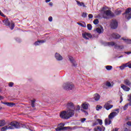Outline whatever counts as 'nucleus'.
I'll return each mask as SVG.
<instances>
[{"mask_svg": "<svg viewBox=\"0 0 131 131\" xmlns=\"http://www.w3.org/2000/svg\"><path fill=\"white\" fill-rule=\"evenodd\" d=\"M89 19H92L93 17H94V16L93 15V14H90L88 16Z\"/></svg>", "mask_w": 131, "mask_h": 131, "instance_id": "a18cd8bd", "label": "nucleus"}, {"mask_svg": "<svg viewBox=\"0 0 131 131\" xmlns=\"http://www.w3.org/2000/svg\"><path fill=\"white\" fill-rule=\"evenodd\" d=\"M3 23H4L6 26H10L11 30H13V29H14V27H15V23H14L12 21L10 23V21H9V18H6V19L3 20Z\"/></svg>", "mask_w": 131, "mask_h": 131, "instance_id": "39448f33", "label": "nucleus"}, {"mask_svg": "<svg viewBox=\"0 0 131 131\" xmlns=\"http://www.w3.org/2000/svg\"><path fill=\"white\" fill-rule=\"evenodd\" d=\"M111 103H112V101L111 100L108 101L106 103H105L104 107V108H105L106 110H110V109L113 108V105L110 104H111Z\"/></svg>", "mask_w": 131, "mask_h": 131, "instance_id": "9d476101", "label": "nucleus"}, {"mask_svg": "<svg viewBox=\"0 0 131 131\" xmlns=\"http://www.w3.org/2000/svg\"><path fill=\"white\" fill-rule=\"evenodd\" d=\"M44 42H46L45 40H38L34 43V45L35 46H39V45H41V43H43Z\"/></svg>", "mask_w": 131, "mask_h": 131, "instance_id": "412c9836", "label": "nucleus"}, {"mask_svg": "<svg viewBox=\"0 0 131 131\" xmlns=\"http://www.w3.org/2000/svg\"><path fill=\"white\" fill-rule=\"evenodd\" d=\"M20 124L16 121H12L7 126H5L1 128L2 131L7 130V129H13V128H19Z\"/></svg>", "mask_w": 131, "mask_h": 131, "instance_id": "f257e3e1", "label": "nucleus"}, {"mask_svg": "<svg viewBox=\"0 0 131 131\" xmlns=\"http://www.w3.org/2000/svg\"><path fill=\"white\" fill-rule=\"evenodd\" d=\"M124 53H125V54H126L127 55H129V54H131L130 51H129V52H125Z\"/></svg>", "mask_w": 131, "mask_h": 131, "instance_id": "3c124183", "label": "nucleus"}, {"mask_svg": "<svg viewBox=\"0 0 131 131\" xmlns=\"http://www.w3.org/2000/svg\"><path fill=\"white\" fill-rule=\"evenodd\" d=\"M62 88L63 89H64V90H66V91H69L70 90H73V89H74V85L72 83H64L62 85Z\"/></svg>", "mask_w": 131, "mask_h": 131, "instance_id": "423d86ee", "label": "nucleus"}, {"mask_svg": "<svg viewBox=\"0 0 131 131\" xmlns=\"http://www.w3.org/2000/svg\"><path fill=\"white\" fill-rule=\"evenodd\" d=\"M110 26L112 29H116L118 26V24L116 20H113L111 21Z\"/></svg>", "mask_w": 131, "mask_h": 131, "instance_id": "1a4fd4ad", "label": "nucleus"}, {"mask_svg": "<svg viewBox=\"0 0 131 131\" xmlns=\"http://www.w3.org/2000/svg\"><path fill=\"white\" fill-rule=\"evenodd\" d=\"M75 110H76L77 111H79V110H80V106L79 105H77L75 107Z\"/></svg>", "mask_w": 131, "mask_h": 131, "instance_id": "e433bc0d", "label": "nucleus"}, {"mask_svg": "<svg viewBox=\"0 0 131 131\" xmlns=\"http://www.w3.org/2000/svg\"><path fill=\"white\" fill-rule=\"evenodd\" d=\"M104 123L105 125H109L111 124V119H110L109 118L105 119L104 120Z\"/></svg>", "mask_w": 131, "mask_h": 131, "instance_id": "4be33fe9", "label": "nucleus"}, {"mask_svg": "<svg viewBox=\"0 0 131 131\" xmlns=\"http://www.w3.org/2000/svg\"><path fill=\"white\" fill-rule=\"evenodd\" d=\"M121 39H123V40H124L125 42H126V43H131V39H129L124 37L122 38Z\"/></svg>", "mask_w": 131, "mask_h": 131, "instance_id": "a878e982", "label": "nucleus"}, {"mask_svg": "<svg viewBox=\"0 0 131 131\" xmlns=\"http://www.w3.org/2000/svg\"><path fill=\"white\" fill-rule=\"evenodd\" d=\"M127 125H130V126H131V122H127Z\"/></svg>", "mask_w": 131, "mask_h": 131, "instance_id": "5fc2aeb1", "label": "nucleus"}, {"mask_svg": "<svg viewBox=\"0 0 131 131\" xmlns=\"http://www.w3.org/2000/svg\"><path fill=\"white\" fill-rule=\"evenodd\" d=\"M112 37H113V38H115L116 39L120 38V37H121V36L119 35V34H118L116 33H113L112 34Z\"/></svg>", "mask_w": 131, "mask_h": 131, "instance_id": "393cba45", "label": "nucleus"}, {"mask_svg": "<svg viewBox=\"0 0 131 131\" xmlns=\"http://www.w3.org/2000/svg\"><path fill=\"white\" fill-rule=\"evenodd\" d=\"M94 130L98 131V127H97L96 128H94Z\"/></svg>", "mask_w": 131, "mask_h": 131, "instance_id": "6e6d98bb", "label": "nucleus"}, {"mask_svg": "<svg viewBox=\"0 0 131 131\" xmlns=\"http://www.w3.org/2000/svg\"><path fill=\"white\" fill-rule=\"evenodd\" d=\"M102 129L103 131H105V127H103V126H102Z\"/></svg>", "mask_w": 131, "mask_h": 131, "instance_id": "13d9d810", "label": "nucleus"}, {"mask_svg": "<svg viewBox=\"0 0 131 131\" xmlns=\"http://www.w3.org/2000/svg\"><path fill=\"white\" fill-rule=\"evenodd\" d=\"M89 107H90V104L86 102L82 103L81 105V108H82L84 110H88Z\"/></svg>", "mask_w": 131, "mask_h": 131, "instance_id": "ddd939ff", "label": "nucleus"}, {"mask_svg": "<svg viewBox=\"0 0 131 131\" xmlns=\"http://www.w3.org/2000/svg\"><path fill=\"white\" fill-rule=\"evenodd\" d=\"M77 24H78V25H80V26H81L82 27H85V25H83L82 23H77Z\"/></svg>", "mask_w": 131, "mask_h": 131, "instance_id": "a19ab883", "label": "nucleus"}, {"mask_svg": "<svg viewBox=\"0 0 131 131\" xmlns=\"http://www.w3.org/2000/svg\"><path fill=\"white\" fill-rule=\"evenodd\" d=\"M102 108H103V107H102V106H101V105H97L96 106V110L97 111H99L101 110V109H102Z\"/></svg>", "mask_w": 131, "mask_h": 131, "instance_id": "72a5a7b5", "label": "nucleus"}, {"mask_svg": "<svg viewBox=\"0 0 131 131\" xmlns=\"http://www.w3.org/2000/svg\"><path fill=\"white\" fill-rule=\"evenodd\" d=\"M116 115H117V113L113 112L108 115V118L110 119H113Z\"/></svg>", "mask_w": 131, "mask_h": 131, "instance_id": "a211bd4d", "label": "nucleus"}, {"mask_svg": "<svg viewBox=\"0 0 131 131\" xmlns=\"http://www.w3.org/2000/svg\"><path fill=\"white\" fill-rule=\"evenodd\" d=\"M121 88L125 92H129V91L130 90V88L127 87V86H126L123 84H121Z\"/></svg>", "mask_w": 131, "mask_h": 131, "instance_id": "f3484780", "label": "nucleus"}, {"mask_svg": "<svg viewBox=\"0 0 131 131\" xmlns=\"http://www.w3.org/2000/svg\"><path fill=\"white\" fill-rule=\"evenodd\" d=\"M100 97V95L98 93H96L94 95V99L95 101H99Z\"/></svg>", "mask_w": 131, "mask_h": 131, "instance_id": "5701e85b", "label": "nucleus"}, {"mask_svg": "<svg viewBox=\"0 0 131 131\" xmlns=\"http://www.w3.org/2000/svg\"><path fill=\"white\" fill-rule=\"evenodd\" d=\"M76 2L77 3V5L79 7H83V8H86V6H85V5H84V3H83V2H80L78 1H76Z\"/></svg>", "mask_w": 131, "mask_h": 131, "instance_id": "aec40b11", "label": "nucleus"}, {"mask_svg": "<svg viewBox=\"0 0 131 131\" xmlns=\"http://www.w3.org/2000/svg\"><path fill=\"white\" fill-rule=\"evenodd\" d=\"M105 67L106 70H108V71L112 70L113 67L111 66H106Z\"/></svg>", "mask_w": 131, "mask_h": 131, "instance_id": "7c9ffc66", "label": "nucleus"}, {"mask_svg": "<svg viewBox=\"0 0 131 131\" xmlns=\"http://www.w3.org/2000/svg\"><path fill=\"white\" fill-rule=\"evenodd\" d=\"M96 121L99 123V124H100V125H102V124H103V121L100 119H96Z\"/></svg>", "mask_w": 131, "mask_h": 131, "instance_id": "c756f323", "label": "nucleus"}, {"mask_svg": "<svg viewBox=\"0 0 131 131\" xmlns=\"http://www.w3.org/2000/svg\"><path fill=\"white\" fill-rule=\"evenodd\" d=\"M48 20L50 22H52V21H53V17L52 16L49 17Z\"/></svg>", "mask_w": 131, "mask_h": 131, "instance_id": "49530a36", "label": "nucleus"}, {"mask_svg": "<svg viewBox=\"0 0 131 131\" xmlns=\"http://www.w3.org/2000/svg\"><path fill=\"white\" fill-rule=\"evenodd\" d=\"M3 104L4 105H7V106H8V107H14V106H15V103L13 102H3Z\"/></svg>", "mask_w": 131, "mask_h": 131, "instance_id": "6ab92c4d", "label": "nucleus"}, {"mask_svg": "<svg viewBox=\"0 0 131 131\" xmlns=\"http://www.w3.org/2000/svg\"><path fill=\"white\" fill-rule=\"evenodd\" d=\"M88 16V14L85 12H83L82 14V17L83 18H85L86 17V16Z\"/></svg>", "mask_w": 131, "mask_h": 131, "instance_id": "f704fd0d", "label": "nucleus"}, {"mask_svg": "<svg viewBox=\"0 0 131 131\" xmlns=\"http://www.w3.org/2000/svg\"><path fill=\"white\" fill-rule=\"evenodd\" d=\"M55 58L57 61H62L63 60V57L58 53H55Z\"/></svg>", "mask_w": 131, "mask_h": 131, "instance_id": "2eb2a0df", "label": "nucleus"}, {"mask_svg": "<svg viewBox=\"0 0 131 131\" xmlns=\"http://www.w3.org/2000/svg\"><path fill=\"white\" fill-rule=\"evenodd\" d=\"M129 106H131V103H129Z\"/></svg>", "mask_w": 131, "mask_h": 131, "instance_id": "338daca9", "label": "nucleus"}, {"mask_svg": "<svg viewBox=\"0 0 131 131\" xmlns=\"http://www.w3.org/2000/svg\"><path fill=\"white\" fill-rule=\"evenodd\" d=\"M74 115V112L71 110L66 111H62L60 114V117L62 119H69Z\"/></svg>", "mask_w": 131, "mask_h": 131, "instance_id": "f03ea898", "label": "nucleus"}, {"mask_svg": "<svg viewBox=\"0 0 131 131\" xmlns=\"http://www.w3.org/2000/svg\"><path fill=\"white\" fill-rule=\"evenodd\" d=\"M94 24H95V25H97L99 23V20L98 19H96L93 21Z\"/></svg>", "mask_w": 131, "mask_h": 131, "instance_id": "c9c22d12", "label": "nucleus"}, {"mask_svg": "<svg viewBox=\"0 0 131 131\" xmlns=\"http://www.w3.org/2000/svg\"><path fill=\"white\" fill-rule=\"evenodd\" d=\"M81 111L82 112H84V113H85V115H89V113H88V112L84 111V110L81 109Z\"/></svg>", "mask_w": 131, "mask_h": 131, "instance_id": "37998d69", "label": "nucleus"}, {"mask_svg": "<svg viewBox=\"0 0 131 131\" xmlns=\"http://www.w3.org/2000/svg\"><path fill=\"white\" fill-rule=\"evenodd\" d=\"M105 46H108V47H114L115 49H117L118 50H123L124 49V46H118L117 43L114 42H106Z\"/></svg>", "mask_w": 131, "mask_h": 131, "instance_id": "7ed1b4c3", "label": "nucleus"}, {"mask_svg": "<svg viewBox=\"0 0 131 131\" xmlns=\"http://www.w3.org/2000/svg\"><path fill=\"white\" fill-rule=\"evenodd\" d=\"M122 11H123V9L122 8L118 9L115 12L116 15H120V14L121 13V12H122Z\"/></svg>", "mask_w": 131, "mask_h": 131, "instance_id": "bb28decb", "label": "nucleus"}, {"mask_svg": "<svg viewBox=\"0 0 131 131\" xmlns=\"http://www.w3.org/2000/svg\"><path fill=\"white\" fill-rule=\"evenodd\" d=\"M122 101H123V99H122V96L120 97V103H121L122 102Z\"/></svg>", "mask_w": 131, "mask_h": 131, "instance_id": "864d4df0", "label": "nucleus"}, {"mask_svg": "<svg viewBox=\"0 0 131 131\" xmlns=\"http://www.w3.org/2000/svg\"><path fill=\"white\" fill-rule=\"evenodd\" d=\"M126 64L127 66V67H128V68H131V63L127 62L126 63Z\"/></svg>", "mask_w": 131, "mask_h": 131, "instance_id": "79ce46f5", "label": "nucleus"}, {"mask_svg": "<svg viewBox=\"0 0 131 131\" xmlns=\"http://www.w3.org/2000/svg\"><path fill=\"white\" fill-rule=\"evenodd\" d=\"M69 60L73 64V66H74L75 67L76 66H77V63H76V61L74 60V58L72 56H70L69 57Z\"/></svg>", "mask_w": 131, "mask_h": 131, "instance_id": "dca6fc26", "label": "nucleus"}, {"mask_svg": "<svg viewBox=\"0 0 131 131\" xmlns=\"http://www.w3.org/2000/svg\"><path fill=\"white\" fill-rule=\"evenodd\" d=\"M86 120L85 118H82L81 119V122H84V121Z\"/></svg>", "mask_w": 131, "mask_h": 131, "instance_id": "603ef678", "label": "nucleus"}, {"mask_svg": "<svg viewBox=\"0 0 131 131\" xmlns=\"http://www.w3.org/2000/svg\"><path fill=\"white\" fill-rule=\"evenodd\" d=\"M105 85L108 86V88H112V86H113V84H112L110 82L107 81L106 82Z\"/></svg>", "mask_w": 131, "mask_h": 131, "instance_id": "c85d7f7f", "label": "nucleus"}, {"mask_svg": "<svg viewBox=\"0 0 131 131\" xmlns=\"http://www.w3.org/2000/svg\"><path fill=\"white\" fill-rule=\"evenodd\" d=\"M82 35L85 39H90V38H92L93 37L92 34L86 32L82 33Z\"/></svg>", "mask_w": 131, "mask_h": 131, "instance_id": "f8f14e48", "label": "nucleus"}, {"mask_svg": "<svg viewBox=\"0 0 131 131\" xmlns=\"http://www.w3.org/2000/svg\"><path fill=\"white\" fill-rule=\"evenodd\" d=\"M51 2V0H46V3H50Z\"/></svg>", "mask_w": 131, "mask_h": 131, "instance_id": "4d7b16f0", "label": "nucleus"}, {"mask_svg": "<svg viewBox=\"0 0 131 131\" xmlns=\"http://www.w3.org/2000/svg\"><path fill=\"white\" fill-rule=\"evenodd\" d=\"M8 85H9V86H10V88L13 87V86L14 85V82H9L8 83Z\"/></svg>", "mask_w": 131, "mask_h": 131, "instance_id": "4c0bfd02", "label": "nucleus"}, {"mask_svg": "<svg viewBox=\"0 0 131 131\" xmlns=\"http://www.w3.org/2000/svg\"><path fill=\"white\" fill-rule=\"evenodd\" d=\"M89 130H91V129H89Z\"/></svg>", "mask_w": 131, "mask_h": 131, "instance_id": "774afa93", "label": "nucleus"}, {"mask_svg": "<svg viewBox=\"0 0 131 131\" xmlns=\"http://www.w3.org/2000/svg\"><path fill=\"white\" fill-rule=\"evenodd\" d=\"M119 67L120 69H121V70H123V69H124V68H126V67H127V66L126 63H125Z\"/></svg>", "mask_w": 131, "mask_h": 131, "instance_id": "cd10ccee", "label": "nucleus"}, {"mask_svg": "<svg viewBox=\"0 0 131 131\" xmlns=\"http://www.w3.org/2000/svg\"><path fill=\"white\" fill-rule=\"evenodd\" d=\"M4 99V97L0 96V100H3Z\"/></svg>", "mask_w": 131, "mask_h": 131, "instance_id": "bf43d9fd", "label": "nucleus"}, {"mask_svg": "<svg viewBox=\"0 0 131 131\" xmlns=\"http://www.w3.org/2000/svg\"><path fill=\"white\" fill-rule=\"evenodd\" d=\"M49 5H50V6H53V3H50L49 4Z\"/></svg>", "mask_w": 131, "mask_h": 131, "instance_id": "e2e57ef3", "label": "nucleus"}, {"mask_svg": "<svg viewBox=\"0 0 131 131\" xmlns=\"http://www.w3.org/2000/svg\"><path fill=\"white\" fill-rule=\"evenodd\" d=\"M115 112H116V113H117V114H118L119 113V109H118V108L115 110Z\"/></svg>", "mask_w": 131, "mask_h": 131, "instance_id": "de8ad7c7", "label": "nucleus"}, {"mask_svg": "<svg viewBox=\"0 0 131 131\" xmlns=\"http://www.w3.org/2000/svg\"><path fill=\"white\" fill-rule=\"evenodd\" d=\"M0 92L2 93V89H0Z\"/></svg>", "mask_w": 131, "mask_h": 131, "instance_id": "0e129e2a", "label": "nucleus"}, {"mask_svg": "<svg viewBox=\"0 0 131 131\" xmlns=\"http://www.w3.org/2000/svg\"><path fill=\"white\" fill-rule=\"evenodd\" d=\"M128 129H127V128H125L124 129V131H128Z\"/></svg>", "mask_w": 131, "mask_h": 131, "instance_id": "680f3d73", "label": "nucleus"}, {"mask_svg": "<svg viewBox=\"0 0 131 131\" xmlns=\"http://www.w3.org/2000/svg\"><path fill=\"white\" fill-rule=\"evenodd\" d=\"M67 107L69 109V110L73 111L74 112L75 108L74 107V104L72 102H69L67 104Z\"/></svg>", "mask_w": 131, "mask_h": 131, "instance_id": "9b49d317", "label": "nucleus"}, {"mask_svg": "<svg viewBox=\"0 0 131 131\" xmlns=\"http://www.w3.org/2000/svg\"><path fill=\"white\" fill-rule=\"evenodd\" d=\"M87 28H88V30H92L93 27L92 26V25L89 24L87 25Z\"/></svg>", "mask_w": 131, "mask_h": 131, "instance_id": "473e14b6", "label": "nucleus"}, {"mask_svg": "<svg viewBox=\"0 0 131 131\" xmlns=\"http://www.w3.org/2000/svg\"><path fill=\"white\" fill-rule=\"evenodd\" d=\"M124 83L126 85H128V86H130L131 85V81L128 79H125L124 80Z\"/></svg>", "mask_w": 131, "mask_h": 131, "instance_id": "b1692460", "label": "nucleus"}, {"mask_svg": "<svg viewBox=\"0 0 131 131\" xmlns=\"http://www.w3.org/2000/svg\"><path fill=\"white\" fill-rule=\"evenodd\" d=\"M0 16L6 17V15H4V13L0 10Z\"/></svg>", "mask_w": 131, "mask_h": 131, "instance_id": "c03bdc74", "label": "nucleus"}, {"mask_svg": "<svg viewBox=\"0 0 131 131\" xmlns=\"http://www.w3.org/2000/svg\"><path fill=\"white\" fill-rule=\"evenodd\" d=\"M6 124V121L5 120L0 121V126H4Z\"/></svg>", "mask_w": 131, "mask_h": 131, "instance_id": "2f4dec72", "label": "nucleus"}, {"mask_svg": "<svg viewBox=\"0 0 131 131\" xmlns=\"http://www.w3.org/2000/svg\"><path fill=\"white\" fill-rule=\"evenodd\" d=\"M0 110H2V107H0Z\"/></svg>", "mask_w": 131, "mask_h": 131, "instance_id": "69168bd1", "label": "nucleus"}, {"mask_svg": "<svg viewBox=\"0 0 131 131\" xmlns=\"http://www.w3.org/2000/svg\"><path fill=\"white\" fill-rule=\"evenodd\" d=\"M97 128H98V130H100V131L103 130V129H102V127H101L100 126H97Z\"/></svg>", "mask_w": 131, "mask_h": 131, "instance_id": "8fccbe9b", "label": "nucleus"}, {"mask_svg": "<svg viewBox=\"0 0 131 131\" xmlns=\"http://www.w3.org/2000/svg\"><path fill=\"white\" fill-rule=\"evenodd\" d=\"M123 15L126 19L129 20V19L131 18V8H128L125 11V12L123 13Z\"/></svg>", "mask_w": 131, "mask_h": 131, "instance_id": "0eeeda50", "label": "nucleus"}, {"mask_svg": "<svg viewBox=\"0 0 131 131\" xmlns=\"http://www.w3.org/2000/svg\"><path fill=\"white\" fill-rule=\"evenodd\" d=\"M101 13L103 14V18H107L106 16H113V15L112 14V12H111V11L110 10H106L105 7L102 8L101 10Z\"/></svg>", "mask_w": 131, "mask_h": 131, "instance_id": "20e7f679", "label": "nucleus"}, {"mask_svg": "<svg viewBox=\"0 0 131 131\" xmlns=\"http://www.w3.org/2000/svg\"><path fill=\"white\" fill-rule=\"evenodd\" d=\"M34 103H35V99L31 100L32 107H34Z\"/></svg>", "mask_w": 131, "mask_h": 131, "instance_id": "58836bf2", "label": "nucleus"}, {"mask_svg": "<svg viewBox=\"0 0 131 131\" xmlns=\"http://www.w3.org/2000/svg\"><path fill=\"white\" fill-rule=\"evenodd\" d=\"M65 125V124L64 123H60L58 127L56 129V130L57 131H60V130H65L66 129H69L70 128V127H64Z\"/></svg>", "mask_w": 131, "mask_h": 131, "instance_id": "6e6552de", "label": "nucleus"}, {"mask_svg": "<svg viewBox=\"0 0 131 131\" xmlns=\"http://www.w3.org/2000/svg\"><path fill=\"white\" fill-rule=\"evenodd\" d=\"M96 31L97 33L101 34V33H103L104 32V28L101 26H100L96 29Z\"/></svg>", "mask_w": 131, "mask_h": 131, "instance_id": "4468645a", "label": "nucleus"}, {"mask_svg": "<svg viewBox=\"0 0 131 131\" xmlns=\"http://www.w3.org/2000/svg\"><path fill=\"white\" fill-rule=\"evenodd\" d=\"M98 124V122L97 121V120H96V121L93 123V126H95V125H97Z\"/></svg>", "mask_w": 131, "mask_h": 131, "instance_id": "09e8293b", "label": "nucleus"}, {"mask_svg": "<svg viewBox=\"0 0 131 131\" xmlns=\"http://www.w3.org/2000/svg\"><path fill=\"white\" fill-rule=\"evenodd\" d=\"M115 131H118V128H115Z\"/></svg>", "mask_w": 131, "mask_h": 131, "instance_id": "052dcab7", "label": "nucleus"}, {"mask_svg": "<svg viewBox=\"0 0 131 131\" xmlns=\"http://www.w3.org/2000/svg\"><path fill=\"white\" fill-rule=\"evenodd\" d=\"M128 108V104L125 105L123 107V110H126Z\"/></svg>", "mask_w": 131, "mask_h": 131, "instance_id": "ea45409f", "label": "nucleus"}]
</instances>
